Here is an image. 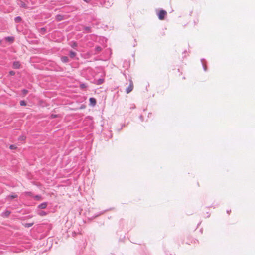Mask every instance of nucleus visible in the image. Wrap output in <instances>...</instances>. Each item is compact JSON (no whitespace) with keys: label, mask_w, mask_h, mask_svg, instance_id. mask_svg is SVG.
Here are the masks:
<instances>
[{"label":"nucleus","mask_w":255,"mask_h":255,"mask_svg":"<svg viewBox=\"0 0 255 255\" xmlns=\"http://www.w3.org/2000/svg\"><path fill=\"white\" fill-rule=\"evenodd\" d=\"M167 15V12L164 10H161L158 13V16L160 20H163Z\"/></svg>","instance_id":"1"},{"label":"nucleus","mask_w":255,"mask_h":255,"mask_svg":"<svg viewBox=\"0 0 255 255\" xmlns=\"http://www.w3.org/2000/svg\"><path fill=\"white\" fill-rule=\"evenodd\" d=\"M133 89V83L131 80L130 81V84L129 86L126 89V93L127 94L129 93L131 91H132Z\"/></svg>","instance_id":"2"},{"label":"nucleus","mask_w":255,"mask_h":255,"mask_svg":"<svg viewBox=\"0 0 255 255\" xmlns=\"http://www.w3.org/2000/svg\"><path fill=\"white\" fill-rule=\"evenodd\" d=\"M13 67L15 69H19L20 67V64L18 61L14 62L13 64Z\"/></svg>","instance_id":"3"},{"label":"nucleus","mask_w":255,"mask_h":255,"mask_svg":"<svg viewBox=\"0 0 255 255\" xmlns=\"http://www.w3.org/2000/svg\"><path fill=\"white\" fill-rule=\"evenodd\" d=\"M89 101L90 102V104L93 106H94L96 104V100L94 98H90L89 99Z\"/></svg>","instance_id":"4"},{"label":"nucleus","mask_w":255,"mask_h":255,"mask_svg":"<svg viewBox=\"0 0 255 255\" xmlns=\"http://www.w3.org/2000/svg\"><path fill=\"white\" fill-rule=\"evenodd\" d=\"M11 212L9 211H5L2 213V216L3 217H8L10 214Z\"/></svg>","instance_id":"5"},{"label":"nucleus","mask_w":255,"mask_h":255,"mask_svg":"<svg viewBox=\"0 0 255 255\" xmlns=\"http://www.w3.org/2000/svg\"><path fill=\"white\" fill-rule=\"evenodd\" d=\"M47 204L46 202H43L38 206V208L40 209H45L47 207Z\"/></svg>","instance_id":"6"},{"label":"nucleus","mask_w":255,"mask_h":255,"mask_svg":"<svg viewBox=\"0 0 255 255\" xmlns=\"http://www.w3.org/2000/svg\"><path fill=\"white\" fill-rule=\"evenodd\" d=\"M55 19L57 21H60L64 19V17L63 15H57L55 17Z\"/></svg>","instance_id":"7"},{"label":"nucleus","mask_w":255,"mask_h":255,"mask_svg":"<svg viewBox=\"0 0 255 255\" xmlns=\"http://www.w3.org/2000/svg\"><path fill=\"white\" fill-rule=\"evenodd\" d=\"M19 5L21 7H22V8H24L25 9L27 8V5L23 1H20L19 3Z\"/></svg>","instance_id":"8"},{"label":"nucleus","mask_w":255,"mask_h":255,"mask_svg":"<svg viewBox=\"0 0 255 255\" xmlns=\"http://www.w3.org/2000/svg\"><path fill=\"white\" fill-rule=\"evenodd\" d=\"M5 40L10 42H13L14 41V38L13 37H7L5 38Z\"/></svg>","instance_id":"9"},{"label":"nucleus","mask_w":255,"mask_h":255,"mask_svg":"<svg viewBox=\"0 0 255 255\" xmlns=\"http://www.w3.org/2000/svg\"><path fill=\"white\" fill-rule=\"evenodd\" d=\"M68 58L67 57H66V56H63L61 58V60L62 62H68Z\"/></svg>","instance_id":"10"},{"label":"nucleus","mask_w":255,"mask_h":255,"mask_svg":"<svg viewBox=\"0 0 255 255\" xmlns=\"http://www.w3.org/2000/svg\"><path fill=\"white\" fill-rule=\"evenodd\" d=\"M22 20V18L20 16H18L15 18V21L16 23H18L21 22Z\"/></svg>","instance_id":"11"},{"label":"nucleus","mask_w":255,"mask_h":255,"mask_svg":"<svg viewBox=\"0 0 255 255\" xmlns=\"http://www.w3.org/2000/svg\"><path fill=\"white\" fill-rule=\"evenodd\" d=\"M69 55L71 58L74 57L76 55V53L73 51H70L69 53Z\"/></svg>","instance_id":"12"},{"label":"nucleus","mask_w":255,"mask_h":255,"mask_svg":"<svg viewBox=\"0 0 255 255\" xmlns=\"http://www.w3.org/2000/svg\"><path fill=\"white\" fill-rule=\"evenodd\" d=\"M33 225V223H25L24 226L25 227H30L31 226H32V225Z\"/></svg>","instance_id":"13"},{"label":"nucleus","mask_w":255,"mask_h":255,"mask_svg":"<svg viewBox=\"0 0 255 255\" xmlns=\"http://www.w3.org/2000/svg\"><path fill=\"white\" fill-rule=\"evenodd\" d=\"M10 149H17V146L15 145H11L9 147Z\"/></svg>","instance_id":"14"},{"label":"nucleus","mask_w":255,"mask_h":255,"mask_svg":"<svg viewBox=\"0 0 255 255\" xmlns=\"http://www.w3.org/2000/svg\"><path fill=\"white\" fill-rule=\"evenodd\" d=\"M95 50L96 51H97L98 52H100L101 50H102V48L100 46H97L96 48H95Z\"/></svg>","instance_id":"15"},{"label":"nucleus","mask_w":255,"mask_h":255,"mask_svg":"<svg viewBox=\"0 0 255 255\" xmlns=\"http://www.w3.org/2000/svg\"><path fill=\"white\" fill-rule=\"evenodd\" d=\"M34 198L36 199V200H40L41 199V197L39 195H36L34 197Z\"/></svg>","instance_id":"16"},{"label":"nucleus","mask_w":255,"mask_h":255,"mask_svg":"<svg viewBox=\"0 0 255 255\" xmlns=\"http://www.w3.org/2000/svg\"><path fill=\"white\" fill-rule=\"evenodd\" d=\"M20 105L21 106H26V102L24 101H21L20 102Z\"/></svg>","instance_id":"17"},{"label":"nucleus","mask_w":255,"mask_h":255,"mask_svg":"<svg viewBox=\"0 0 255 255\" xmlns=\"http://www.w3.org/2000/svg\"><path fill=\"white\" fill-rule=\"evenodd\" d=\"M17 197V195H12L8 196L9 198L10 199H14L15 198H16Z\"/></svg>","instance_id":"18"},{"label":"nucleus","mask_w":255,"mask_h":255,"mask_svg":"<svg viewBox=\"0 0 255 255\" xmlns=\"http://www.w3.org/2000/svg\"><path fill=\"white\" fill-rule=\"evenodd\" d=\"M87 86L86 85V84H81L80 85V87L81 88V89H83V88H86Z\"/></svg>","instance_id":"19"},{"label":"nucleus","mask_w":255,"mask_h":255,"mask_svg":"<svg viewBox=\"0 0 255 255\" xmlns=\"http://www.w3.org/2000/svg\"><path fill=\"white\" fill-rule=\"evenodd\" d=\"M104 82V80L102 79H100L98 80V83L99 84H102Z\"/></svg>","instance_id":"20"},{"label":"nucleus","mask_w":255,"mask_h":255,"mask_svg":"<svg viewBox=\"0 0 255 255\" xmlns=\"http://www.w3.org/2000/svg\"><path fill=\"white\" fill-rule=\"evenodd\" d=\"M39 215L40 216H45L46 215V213L44 211H41L40 213H39Z\"/></svg>","instance_id":"21"},{"label":"nucleus","mask_w":255,"mask_h":255,"mask_svg":"<svg viewBox=\"0 0 255 255\" xmlns=\"http://www.w3.org/2000/svg\"><path fill=\"white\" fill-rule=\"evenodd\" d=\"M77 46V44L76 42H73L72 44H71V46L72 47H75Z\"/></svg>","instance_id":"22"},{"label":"nucleus","mask_w":255,"mask_h":255,"mask_svg":"<svg viewBox=\"0 0 255 255\" xmlns=\"http://www.w3.org/2000/svg\"><path fill=\"white\" fill-rule=\"evenodd\" d=\"M25 195L26 196H32V193L30 192H27L25 193Z\"/></svg>","instance_id":"23"},{"label":"nucleus","mask_w":255,"mask_h":255,"mask_svg":"<svg viewBox=\"0 0 255 255\" xmlns=\"http://www.w3.org/2000/svg\"><path fill=\"white\" fill-rule=\"evenodd\" d=\"M22 93H23V94L24 95H26V94H27V93H28V91H27V90H25V89H23V90L22 91Z\"/></svg>","instance_id":"24"},{"label":"nucleus","mask_w":255,"mask_h":255,"mask_svg":"<svg viewBox=\"0 0 255 255\" xmlns=\"http://www.w3.org/2000/svg\"><path fill=\"white\" fill-rule=\"evenodd\" d=\"M9 74H10V75H14L15 74V72H14V71H10L9 72Z\"/></svg>","instance_id":"25"},{"label":"nucleus","mask_w":255,"mask_h":255,"mask_svg":"<svg viewBox=\"0 0 255 255\" xmlns=\"http://www.w3.org/2000/svg\"><path fill=\"white\" fill-rule=\"evenodd\" d=\"M51 117H52V118H56V117H57V115H51Z\"/></svg>","instance_id":"26"},{"label":"nucleus","mask_w":255,"mask_h":255,"mask_svg":"<svg viewBox=\"0 0 255 255\" xmlns=\"http://www.w3.org/2000/svg\"><path fill=\"white\" fill-rule=\"evenodd\" d=\"M84 1L86 2L87 3H89L90 1V0H83Z\"/></svg>","instance_id":"27"}]
</instances>
